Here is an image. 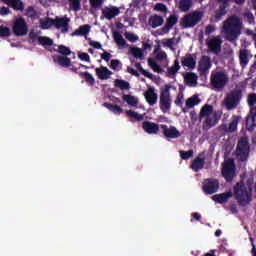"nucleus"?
Wrapping results in <instances>:
<instances>
[{
    "label": "nucleus",
    "mask_w": 256,
    "mask_h": 256,
    "mask_svg": "<svg viewBox=\"0 0 256 256\" xmlns=\"http://www.w3.org/2000/svg\"><path fill=\"white\" fill-rule=\"evenodd\" d=\"M234 194L232 191L215 194L212 196V201H215V203H219L220 205H223V203H227L231 197H235L236 201L238 202L241 207H245L246 205H249L253 199V188L249 184H245V182L240 181L237 182L234 186Z\"/></svg>",
    "instance_id": "f257e3e1"
},
{
    "label": "nucleus",
    "mask_w": 256,
    "mask_h": 256,
    "mask_svg": "<svg viewBox=\"0 0 256 256\" xmlns=\"http://www.w3.org/2000/svg\"><path fill=\"white\" fill-rule=\"evenodd\" d=\"M241 29H243V22H241V18L237 15H232L223 22V31L226 36V41L230 43H235V41L239 39Z\"/></svg>",
    "instance_id": "f03ea898"
},
{
    "label": "nucleus",
    "mask_w": 256,
    "mask_h": 256,
    "mask_svg": "<svg viewBox=\"0 0 256 256\" xmlns=\"http://www.w3.org/2000/svg\"><path fill=\"white\" fill-rule=\"evenodd\" d=\"M219 119H221V117H219V114H217V112L214 111L213 105L205 104L200 109L199 121H203V124H202L203 131H209V129H212V127H215V125L219 123Z\"/></svg>",
    "instance_id": "7ed1b4c3"
},
{
    "label": "nucleus",
    "mask_w": 256,
    "mask_h": 256,
    "mask_svg": "<svg viewBox=\"0 0 256 256\" xmlns=\"http://www.w3.org/2000/svg\"><path fill=\"white\" fill-rule=\"evenodd\" d=\"M241 99H243V90L234 89L224 98V107L227 111H233V109H237L239 103H241Z\"/></svg>",
    "instance_id": "20e7f679"
},
{
    "label": "nucleus",
    "mask_w": 256,
    "mask_h": 256,
    "mask_svg": "<svg viewBox=\"0 0 256 256\" xmlns=\"http://www.w3.org/2000/svg\"><path fill=\"white\" fill-rule=\"evenodd\" d=\"M229 83V76L224 71L212 72L210 76V85L216 91H223Z\"/></svg>",
    "instance_id": "39448f33"
},
{
    "label": "nucleus",
    "mask_w": 256,
    "mask_h": 256,
    "mask_svg": "<svg viewBox=\"0 0 256 256\" xmlns=\"http://www.w3.org/2000/svg\"><path fill=\"white\" fill-rule=\"evenodd\" d=\"M171 84H166L160 89V109L163 113L171 111Z\"/></svg>",
    "instance_id": "423d86ee"
},
{
    "label": "nucleus",
    "mask_w": 256,
    "mask_h": 256,
    "mask_svg": "<svg viewBox=\"0 0 256 256\" xmlns=\"http://www.w3.org/2000/svg\"><path fill=\"white\" fill-rule=\"evenodd\" d=\"M249 139L242 137L239 139L236 147V156L242 163H245L249 159L250 153Z\"/></svg>",
    "instance_id": "0eeeda50"
},
{
    "label": "nucleus",
    "mask_w": 256,
    "mask_h": 256,
    "mask_svg": "<svg viewBox=\"0 0 256 256\" xmlns=\"http://www.w3.org/2000/svg\"><path fill=\"white\" fill-rule=\"evenodd\" d=\"M201 19H203V13L195 11L185 15L180 21V25L182 29H189L191 27H195V25H197Z\"/></svg>",
    "instance_id": "6e6552de"
},
{
    "label": "nucleus",
    "mask_w": 256,
    "mask_h": 256,
    "mask_svg": "<svg viewBox=\"0 0 256 256\" xmlns=\"http://www.w3.org/2000/svg\"><path fill=\"white\" fill-rule=\"evenodd\" d=\"M222 175L226 181H233V178L235 177V161L233 159L230 158L223 163Z\"/></svg>",
    "instance_id": "1a4fd4ad"
},
{
    "label": "nucleus",
    "mask_w": 256,
    "mask_h": 256,
    "mask_svg": "<svg viewBox=\"0 0 256 256\" xmlns=\"http://www.w3.org/2000/svg\"><path fill=\"white\" fill-rule=\"evenodd\" d=\"M12 31L16 37H24L29 31L25 18L20 17L14 21Z\"/></svg>",
    "instance_id": "9d476101"
},
{
    "label": "nucleus",
    "mask_w": 256,
    "mask_h": 256,
    "mask_svg": "<svg viewBox=\"0 0 256 256\" xmlns=\"http://www.w3.org/2000/svg\"><path fill=\"white\" fill-rule=\"evenodd\" d=\"M247 103L250 107V115L246 118V123H256V93L249 94L247 97Z\"/></svg>",
    "instance_id": "9b49d317"
},
{
    "label": "nucleus",
    "mask_w": 256,
    "mask_h": 256,
    "mask_svg": "<svg viewBox=\"0 0 256 256\" xmlns=\"http://www.w3.org/2000/svg\"><path fill=\"white\" fill-rule=\"evenodd\" d=\"M202 189L206 195H213L219 191V180L217 179H205L203 182Z\"/></svg>",
    "instance_id": "f8f14e48"
},
{
    "label": "nucleus",
    "mask_w": 256,
    "mask_h": 256,
    "mask_svg": "<svg viewBox=\"0 0 256 256\" xmlns=\"http://www.w3.org/2000/svg\"><path fill=\"white\" fill-rule=\"evenodd\" d=\"M212 66L211 57L202 56L198 63V73L203 77V75H207V73H209V69H211Z\"/></svg>",
    "instance_id": "ddd939ff"
},
{
    "label": "nucleus",
    "mask_w": 256,
    "mask_h": 256,
    "mask_svg": "<svg viewBox=\"0 0 256 256\" xmlns=\"http://www.w3.org/2000/svg\"><path fill=\"white\" fill-rule=\"evenodd\" d=\"M160 129H162L163 135L166 139H179V137H181V132H179L175 126L169 127L165 124H161Z\"/></svg>",
    "instance_id": "4468645a"
},
{
    "label": "nucleus",
    "mask_w": 256,
    "mask_h": 256,
    "mask_svg": "<svg viewBox=\"0 0 256 256\" xmlns=\"http://www.w3.org/2000/svg\"><path fill=\"white\" fill-rule=\"evenodd\" d=\"M222 45L223 41L219 36L211 38L209 41H207L208 49L211 51V53H214V55H219L221 53Z\"/></svg>",
    "instance_id": "2eb2a0df"
},
{
    "label": "nucleus",
    "mask_w": 256,
    "mask_h": 256,
    "mask_svg": "<svg viewBox=\"0 0 256 256\" xmlns=\"http://www.w3.org/2000/svg\"><path fill=\"white\" fill-rule=\"evenodd\" d=\"M119 13H121V10H119L117 6H106L102 9L101 19H103L104 17L105 19H108V21H111V19H115V17H117Z\"/></svg>",
    "instance_id": "dca6fc26"
},
{
    "label": "nucleus",
    "mask_w": 256,
    "mask_h": 256,
    "mask_svg": "<svg viewBox=\"0 0 256 256\" xmlns=\"http://www.w3.org/2000/svg\"><path fill=\"white\" fill-rule=\"evenodd\" d=\"M70 21L71 20L65 16L64 18L56 17L52 23L56 29H61L62 33H67V31H69Z\"/></svg>",
    "instance_id": "f3484780"
},
{
    "label": "nucleus",
    "mask_w": 256,
    "mask_h": 256,
    "mask_svg": "<svg viewBox=\"0 0 256 256\" xmlns=\"http://www.w3.org/2000/svg\"><path fill=\"white\" fill-rule=\"evenodd\" d=\"M177 23H179V16H177L176 14H171L166 19V24L162 28V32L165 34L169 33V31H171V29H173V27H175Z\"/></svg>",
    "instance_id": "a211bd4d"
},
{
    "label": "nucleus",
    "mask_w": 256,
    "mask_h": 256,
    "mask_svg": "<svg viewBox=\"0 0 256 256\" xmlns=\"http://www.w3.org/2000/svg\"><path fill=\"white\" fill-rule=\"evenodd\" d=\"M144 97H145L148 105H150V107L157 105L158 95L155 93L154 87L150 86L144 93Z\"/></svg>",
    "instance_id": "6ab92c4d"
},
{
    "label": "nucleus",
    "mask_w": 256,
    "mask_h": 256,
    "mask_svg": "<svg viewBox=\"0 0 256 256\" xmlns=\"http://www.w3.org/2000/svg\"><path fill=\"white\" fill-rule=\"evenodd\" d=\"M182 66L187 67L188 69H195L197 67V56L192 54H186L181 59Z\"/></svg>",
    "instance_id": "aec40b11"
},
{
    "label": "nucleus",
    "mask_w": 256,
    "mask_h": 256,
    "mask_svg": "<svg viewBox=\"0 0 256 256\" xmlns=\"http://www.w3.org/2000/svg\"><path fill=\"white\" fill-rule=\"evenodd\" d=\"M142 129L145 131V133H148V135H157V133H159V124L155 122L144 121L142 123Z\"/></svg>",
    "instance_id": "412c9836"
},
{
    "label": "nucleus",
    "mask_w": 256,
    "mask_h": 256,
    "mask_svg": "<svg viewBox=\"0 0 256 256\" xmlns=\"http://www.w3.org/2000/svg\"><path fill=\"white\" fill-rule=\"evenodd\" d=\"M183 77H184V83L188 87L197 86V79H199V77L197 76V74H195V72H186L183 74Z\"/></svg>",
    "instance_id": "4be33fe9"
},
{
    "label": "nucleus",
    "mask_w": 256,
    "mask_h": 256,
    "mask_svg": "<svg viewBox=\"0 0 256 256\" xmlns=\"http://www.w3.org/2000/svg\"><path fill=\"white\" fill-rule=\"evenodd\" d=\"M95 73H96L98 79H100L101 81H105V80L109 79L111 77V75H113V72L105 66H100L99 68H96Z\"/></svg>",
    "instance_id": "5701e85b"
},
{
    "label": "nucleus",
    "mask_w": 256,
    "mask_h": 256,
    "mask_svg": "<svg viewBox=\"0 0 256 256\" xmlns=\"http://www.w3.org/2000/svg\"><path fill=\"white\" fill-rule=\"evenodd\" d=\"M205 168V158H201V155L197 156L191 163L190 169L195 173H199L202 169Z\"/></svg>",
    "instance_id": "b1692460"
},
{
    "label": "nucleus",
    "mask_w": 256,
    "mask_h": 256,
    "mask_svg": "<svg viewBox=\"0 0 256 256\" xmlns=\"http://www.w3.org/2000/svg\"><path fill=\"white\" fill-rule=\"evenodd\" d=\"M2 3H5V5H8V7H11L14 9V11H23L25 9V4L21 0H0Z\"/></svg>",
    "instance_id": "393cba45"
},
{
    "label": "nucleus",
    "mask_w": 256,
    "mask_h": 256,
    "mask_svg": "<svg viewBox=\"0 0 256 256\" xmlns=\"http://www.w3.org/2000/svg\"><path fill=\"white\" fill-rule=\"evenodd\" d=\"M148 23L152 27V29H157V27H161V25L165 23V19L163 18V16L155 14L149 18Z\"/></svg>",
    "instance_id": "a878e982"
},
{
    "label": "nucleus",
    "mask_w": 256,
    "mask_h": 256,
    "mask_svg": "<svg viewBox=\"0 0 256 256\" xmlns=\"http://www.w3.org/2000/svg\"><path fill=\"white\" fill-rule=\"evenodd\" d=\"M53 61L54 63L61 65V67H71V58L67 56H55Z\"/></svg>",
    "instance_id": "bb28decb"
},
{
    "label": "nucleus",
    "mask_w": 256,
    "mask_h": 256,
    "mask_svg": "<svg viewBox=\"0 0 256 256\" xmlns=\"http://www.w3.org/2000/svg\"><path fill=\"white\" fill-rule=\"evenodd\" d=\"M90 3V13L91 15H95L98 9L103 7L104 0H89Z\"/></svg>",
    "instance_id": "cd10ccee"
},
{
    "label": "nucleus",
    "mask_w": 256,
    "mask_h": 256,
    "mask_svg": "<svg viewBox=\"0 0 256 256\" xmlns=\"http://www.w3.org/2000/svg\"><path fill=\"white\" fill-rule=\"evenodd\" d=\"M114 86L117 87V89H121V91H129L131 89L129 82L121 79L114 80Z\"/></svg>",
    "instance_id": "c85d7f7f"
},
{
    "label": "nucleus",
    "mask_w": 256,
    "mask_h": 256,
    "mask_svg": "<svg viewBox=\"0 0 256 256\" xmlns=\"http://www.w3.org/2000/svg\"><path fill=\"white\" fill-rule=\"evenodd\" d=\"M103 107H106V109H109V111H111L115 115H121V113L123 112V108H121V106L111 104V103H108V102H105L103 104Z\"/></svg>",
    "instance_id": "c756f323"
},
{
    "label": "nucleus",
    "mask_w": 256,
    "mask_h": 256,
    "mask_svg": "<svg viewBox=\"0 0 256 256\" xmlns=\"http://www.w3.org/2000/svg\"><path fill=\"white\" fill-rule=\"evenodd\" d=\"M79 76L82 77V79H85L87 85H90V87L95 86V78L93 77V75L91 73H89L88 71L86 72H80Z\"/></svg>",
    "instance_id": "7c9ffc66"
},
{
    "label": "nucleus",
    "mask_w": 256,
    "mask_h": 256,
    "mask_svg": "<svg viewBox=\"0 0 256 256\" xmlns=\"http://www.w3.org/2000/svg\"><path fill=\"white\" fill-rule=\"evenodd\" d=\"M193 7V0H180L179 9L182 13H187Z\"/></svg>",
    "instance_id": "2f4dec72"
},
{
    "label": "nucleus",
    "mask_w": 256,
    "mask_h": 256,
    "mask_svg": "<svg viewBox=\"0 0 256 256\" xmlns=\"http://www.w3.org/2000/svg\"><path fill=\"white\" fill-rule=\"evenodd\" d=\"M89 31H91V26L89 25L80 26L79 29L75 30L72 33V37L79 36V35H89Z\"/></svg>",
    "instance_id": "473e14b6"
},
{
    "label": "nucleus",
    "mask_w": 256,
    "mask_h": 256,
    "mask_svg": "<svg viewBox=\"0 0 256 256\" xmlns=\"http://www.w3.org/2000/svg\"><path fill=\"white\" fill-rule=\"evenodd\" d=\"M130 53L131 55H133V57H135V59H140L141 61L142 59H145V53L143 52V50H141V48L132 47L130 49Z\"/></svg>",
    "instance_id": "72a5a7b5"
},
{
    "label": "nucleus",
    "mask_w": 256,
    "mask_h": 256,
    "mask_svg": "<svg viewBox=\"0 0 256 256\" xmlns=\"http://www.w3.org/2000/svg\"><path fill=\"white\" fill-rule=\"evenodd\" d=\"M148 65L154 73H163V68L153 58H148Z\"/></svg>",
    "instance_id": "f704fd0d"
},
{
    "label": "nucleus",
    "mask_w": 256,
    "mask_h": 256,
    "mask_svg": "<svg viewBox=\"0 0 256 256\" xmlns=\"http://www.w3.org/2000/svg\"><path fill=\"white\" fill-rule=\"evenodd\" d=\"M113 37L115 43L118 44L120 47H125L127 45V41H125L123 35H121L118 31L113 33Z\"/></svg>",
    "instance_id": "c9c22d12"
},
{
    "label": "nucleus",
    "mask_w": 256,
    "mask_h": 256,
    "mask_svg": "<svg viewBox=\"0 0 256 256\" xmlns=\"http://www.w3.org/2000/svg\"><path fill=\"white\" fill-rule=\"evenodd\" d=\"M239 121H241L240 116H232V121L228 127L229 133H235V130L237 129V125H239Z\"/></svg>",
    "instance_id": "e433bc0d"
},
{
    "label": "nucleus",
    "mask_w": 256,
    "mask_h": 256,
    "mask_svg": "<svg viewBox=\"0 0 256 256\" xmlns=\"http://www.w3.org/2000/svg\"><path fill=\"white\" fill-rule=\"evenodd\" d=\"M248 51L247 50H241L239 59H240V65L241 67H247L249 63V56L247 55Z\"/></svg>",
    "instance_id": "4c0bfd02"
},
{
    "label": "nucleus",
    "mask_w": 256,
    "mask_h": 256,
    "mask_svg": "<svg viewBox=\"0 0 256 256\" xmlns=\"http://www.w3.org/2000/svg\"><path fill=\"white\" fill-rule=\"evenodd\" d=\"M122 99L128 103L131 107H136L137 103H139V100L135 96L124 94L122 96Z\"/></svg>",
    "instance_id": "58836bf2"
},
{
    "label": "nucleus",
    "mask_w": 256,
    "mask_h": 256,
    "mask_svg": "<svg viewBox=\"0 0 256 256\" xmlns=\"http://www.w3.org/2000/svg\"><path fill=\"white\" fill-rule=\"evenodd\" d=\"M38 43H39V45H42L43 47H51V45H53V39H51L47 36H39Z\"/></svg>",
    "instance_id": "ea45409f"
},
{
    "label": "nucleus",
    "mask_w": 256,
    "mask_h": 256,
    "mask_svg": "<svg viewBox=\"0 0 256 256\" xmlns=\"http://www.w3.org/2000/svg\"><path fill=\"white\" fill-rule=\"evenodd\" d=\"M199 103H201V100H199V97L193 96L186 100V107H188L189 109H193V107L195 105H199Z\"/></svg>",
    "instance_id": "a19ab883"
},
{
    "label": "nucleus",
    "mask_w": 256,
    "mask_h": 256,
    "mask_svg": "<svg viewBox=\"0 0 256 256\" xmlns=\"http://www.w3.org/2000/svg\"><path fill=\"white\" fill-rule=\"evenodd\" d=\"M53 18H46L40 20V27L41 29H49L50 27H54Z\"/></svg>",
    "instance_id": "79ce46f5"
},
{
    "label": "nucleus",
    "mask_w": 256,
    "mask_h": 256,
    "mask_svg": "<svg viewBox=\"0 0 256 256\" xmlns=\"http://www.w3.org/2000/svg\"><path fill=\"white\" fill-rule=\"evenodd\" d=\"M179 69H181V65H179V60L176 59L174 65L168 68V75H177Z\"/></svg>",
    "instance_id": "37998d69"
},
{
    "label": "nucleus",
    "mask_w": 256,
    "mask_h": 256,
    "mask_svg": "<svg viewBox=\"0 0 256 256\" xmlns=\"http://www.w3.org/2000/svg\"><path fill=\"white\" fill-rule=\"evenodd\" d=\"M68 3L72 11H81V0H68Z\"/></svg>",
    "instance_id": "c03bdc74"
},
{
    "label": "nucleus",
    "mask_w": 256,
    "mask_h": 256,
    "mask_svg": "<svg viewBox=\"0 0 256 256\" xmlns=\"http://www.w3.org/2000/svg\"><path fill=\"white\" fill-rule=\"evenodd\" d=\"M134 67H136V69H138V71H140V73H142L144 77H147L148 79H153V75L151 74V72L143 69V66H141L140 62L135 63Z\"/></svg>",
    "instance_id": "a18cd8bd"
},
{
    "label": "nucleus",
    "mask_w": 256,
    "mask_h": 256,
    "mask_svg": "<svg viewBox=\"0 0 256 256\" xmlns=\"http://www.w3.org/2000/svg\"><path fill=\"white\" fill-rule=\"evenodd\" d=\"M180 157L181 159H183V161H188V159H191V157H193V149H190L188 151L185 150H180Z\"/></svg>",
    "instance_id": "49530a36"
},
{
    "label": "nucleus",
    "mask_w": 256,
    "mask_h": 256,
    "mask_svg": "<svg viewBox=\"0 0 256 256\" xmlns=\"http://www.w3.org/2000/svg\"><path fill=\"white\" fill-rule=\"evenodd\" d=\"M126 115L128 117H132V119H135L136 121H143V119H144L143 115H141L133 110H127Z\"/></svg>",
    "instance_id": "de8ad7c7"
},
{
    "label": "nucleus",
    "mask_w": 256,
    "mask_h": 256,
    "mask_svg": "<svg viewBox=\"0 0 256 256\" xmlns=\"http://www.w3.org/2000/svg\"><path fill=\"white\" fill-rule=\"evenodd\" d=\"M58 53L64 55V57H69V55H71V49L65 45H60L58 46Z\"/></svg>",
    "instance_id": "09e8293b"
},
{
    "label": "nucleus",
    "mask_w": 256,
    "mask_h": 256,
    "mask_svg": "<svg viewBox=\"0 0 256 256\" xmlns=\"http://www.w3.org/2000/svg\"><path fill=\"white\" fill-rule=\"evenodd\" d=\"M0 37H11V29L7 26H0Z\"/></svg>",
    "instance_id": "8fccbe9b"
},
{
    "label": "nucleus",
    "mask_w": 256,
    "mask_h": 256,
    "mask_svg": "<svg viewBox=\"0 0 256 256\" xmlns=\"http://www.w3.org/2000/svg\"><path fill=\"white\" fill-rule=\"evenodd\" d=\"M125 38L128 39L130 41V43H136V41H139V36H137L131 32H126Z\"/></svg>",
    "instance_id": "3c124183"
},
{
    "label": "nucleus",
    "mask_w": 256,
    "mask_h": 256,
    "mask_svg": "<svg viewBox=\"0 0 256 256\" xmlns=\"http://www.w3.org/2000/svg\"><path fill=\"white\" fill-rule=\"evenodd\" d=\"M244 19H246L248 21V23L253 24L255 23V16L253 15V13L251 11H247L243 14Z\"/></svg>",
    "instance_id": "603ef678"
},
{
    "label": "nucleus",
    "mask_w": 256,
    "mask_h": 256,
    "mask_svg": "<svg viewBox=\"0 0 256 256\" xmlns=\"http://www.w3.org/2000/svg\"><path fill=\"white\" fill-rule=\"evenodd\" d=\"M26 15L30 17V19H35V17H37V11H35V8L33 6H29L26 9Z\"/></svg>",
    "instance_id": "864d4df0"
},
{
    "label": "nucleus",
    "mask_w": 256,
    "mask_h": 256,
    "mask_svg": "<svg viewBox=\"0 0 256 256\" xmlns=\"http://www.w3.org/2000/svg\"><path fill=\"white\" fill-rule=\"evenodd\" d=\"M154 9L155 11H160V13H167L168 11L167 5L163 3H157Z\"/></svg>",
    "instance_id": "5fc2aeb1"
},
{
    "label": "nucleus",
    "mask_w": 256,
    "mask_h": 256,
    "mask_svg": "<svg viewBox=\"0 0 256 256\" xmlns=\"http://www.w3.org/2000/svg\"><path fill=\"white\" fill-rule=\"evenodd\" d=\"M154 55L156 61H165V59H167V53H165V51L158 52Z\"/></svg>",
    "instance_id": "6e6d98bb"
},
{
    "label": "nucleus",
    "mask_w": 256,
    "mask_h": 256,
    "mask_svg": "<svg viewBox=\"0 0 256 256\" xmlns=\"http://www.w3.org/2000/svg\"><path fill=\"white\" fill-rule=\"evenodd\" d=\"M78 58L81 60V61H86V63H91V57L85 53V52H82L78 55Z\"/></svg>",
    "instance_id": "4d7b16f0"
},
{
    "label": "nucleus",
    "mask_w": 256,
    "mask_h": 256,
    "mask_svg": "<svg viewBox=\"0 0 256 256\" xmlns=\"http://www.w3.org/2000/svg\"><path fill=\"white\" fill-rule=\"evenodd\" d=\"M119 65H121V62L119 60H117V59H112L110 61V67L114 71H116V69H119Z\"/></svg>",
    "instance_id": "13d9d810"
},
{
    "label": "nucleus",
    "mask_w": 256,
    "mask_h": 256,
    "mask_svg": "<svg viewBox=\"0 0 256 256\" xmlns=\"http://www.w3.org/2000/svg\"><path fill=\"white\" fill-rule=\"evenodd\" d=\"M174 103H175V105H178V106L183 105V92L178 93Z\"/></svg>",
    "instance_id": "bf43d9fd"
},
{
    "label": "nucleus",
    "mask_w": 256,
    "mask_h": 256,
    "mask_svg": "<svg viewBox=\"0 0 256 256\" xmlns=\"http://www.w3.org/2000/svg\"><path fill=\"white\" fill-rule=\"evenodd\" d=\"M101 59H103L104 61H106V63H109L111 57H113V55H111V53L104 51V53H102L100 55Z\"/></svg>",
    "instance_id": "052dcab7"
},
{
    "label": "nucleus",
    "mask_w": 256,
    "mask_h": 256,
    "mask_svg": "<svg viewBox=\"0 0 256 256\" xmlns=\"http://www.w3.org/2000/svg\"><path fill=\"white\" fill-rule=\"evenodd\" d=\"M90 47H93L94 49H102L103 45H101V42H97L94 40L89 41Z\"/></svg>",
    "instance_id": "680f3d73"
},
{
    "label": "nucleus",
    "mask_w": 256,
    "mask_h": 256,
    "mask_svg": "<svg viewBox=\"0 0 256 256\" xmlns=\"http://www.w3.org/2000/svg\"><path fill=\"white\" fill-rule=\"evenodd\" d=\"M211 33H215V26L208 25L205 29V35H211Z\"/></svg>",
    "instance_id": "e2e57ef3"
},
{
    "label": "nucleus",
    "mask_w": 256,
    "mask_h": 256,
    "mask_svg": "<svg viewBox=\"0 0 256 256\" xmlns=\"http://www.w3.org/2000/svg\"><path fill=\"white\" fill-rule=\"evenodd\" d=\"M246 35H249L250 37H252V40L254 41V43L256 45V33L253 32V30H251V29H247Z\"/></svg>",
    "instance_id": "0e129e2a"
},
{
    "label": "nucleus",
    "mask_w": 256,
    "mask_h": 256,
    "mask_svg": "<svg viewBox=\"0 0 256 256\" xmlns=\"http://www.w3.org/2000/svg\"><path fill=\"white\" fill-rule=\"evenodd\" d=\"M11 13V10H9L8 7H1L0 8V15H9Z\"/></svg>",
    "instance_id": "69168bd1"
},
{
    "label": "nucleus",
    "mask_w": 256,
    "mask_h": 256,
    "mask_svg": "<svg viewBox=\"0 0 256 256\" xmlns=\"http://www.w3.org/2000/svg\"><path fill=\"white\" fill-rule=\"evenodd\" d=\"M127 71L130 73V75H133L134 77H139V72H137L135 68L128 67Z\"/></svg>",
    "instance_id": "338daca9"
},
{
    "label": "nucleus",
    "mask_w": 256,
    "mask_h": 256,
    "mask_svg": "<svg viewBox=\"0 0 256 256\" xmlns=\"http://www.w3.org/2000/svg\"><path fill=\"white\" fill-rule=\"evenodd\" d=\"M256 71V61H254V63L251 65L248 75H253V73H255Z\"/></svg>",
    "instance_id": "774afa93"
}]
</instances>
